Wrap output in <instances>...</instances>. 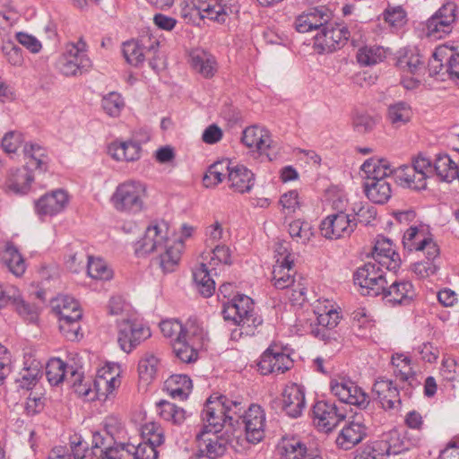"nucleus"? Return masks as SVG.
I'll list each match as a JSON object with an SVG mask.
<instances>
[{
	"label": "nucleus",
	"mask_w": 459,
	"mask_h": 459,
	"mask_svg": "<svg viewBox=\"0 0 459 459\" xmlns=\"http://www.w3.org/2000/svg\"><path fill=\"white\" fill-rule=\"evenodd\" d=\"M103 428L104 434L96 432L92 436L94 455L99 459H123L121 445L126 444L117 441L124 434L121 419L108 415L103 421Z\"/></svg>",
	"instance_id": "1"
},
{
	"label": "nucleus",
	"mask_w": 459,
	"mask_h": 459,
	"mask_svg": "<svg viewBox=\"0 0 459 459\" xmlns=\"http://www.w3.org/2000/svg\"><path fill=\"white\" fill-rule=\"evenodd\" d=\"M221 314L225 320L240 326V334L247 336L254 335L256 328L263 324L261 316L255 310L252 299L246 295H238L225 303Z\"/></svg>",
	"instance_id": "2"
},
{
	"label": "nucleus",
	"mask_w": 459,
	"mask_h": 459,
	"mask_svg": "<svg viewBox=\"0 0 459 459\" xmlns=\"http://www.w3.org/2000/svg\"><path fill=\"white\" fill-rule=\"evenodd\" d=\"M146 187L135 180H126L118 184L110 196L112 207L118 212L136 214L143 211Z\"/></svg>",
	"instance_id": "3"
},
{
	"label": "nucleus",
	"mask_w": 459,
	"mask_h": 459,
	"mask_svg": "<svg viewBox=\"0 0 459 459\" xmlns=\"http://www.w3.org/2000/svg\"><path fill=\"white\" fill-rule=\"evenodd\" d=\"M381 264L368 262L358 268L354 273V282L362 289L363 295L377 297L385 290L387 283L386 273Z\"/></svg>",
	"instance_id": "4"
},
{
	"label": "nucleus",
	"mask_w": 459,
	"mask_h": 459,
	"mask_svg": "<svg viewBox=\"0 0 459 459\" xmlns=\"http://www.w3.org/2000/svg\"><path fill=\"white\" fill-rule=\"evenodd\" d=\"M350 38L355 41L347 27L327 22L315 35L314 48L318 54L332 53L341 48Z\"/></svg>",
	"instance_id": "5"
},
{
	"label": "nucleus",
	"mask_w": 459,
	"mask_h": 459,
	"mask_svg": "<svg viewBox=\"0 0 459 459\" xmlns=\"http://www.w3.org/2000/svg\"><path fill=\"white\" fill-rule=\"evenodd\" d=\"M86 43L80 39L76 43H68L59 60V69L65 76H76L91 67Z\"/></svg>",
	"instance_id": "6"
},
{
	"label": "nucleus",
	"mask_w": 459,
	"mask_h": 459,
	"mask_svg": "<svg viewBox=\"0 0 459 459\" xmlns=\"http://www.w3.org/2000/svg\"><path fill=\"white\" fill-rule=\"evenodd\" d=\"M169 240L168 223L154 221L146 228L143 238L135 242L134 254L139 257L157 254Z\"/></svg>",
	"instance_id": "7"
},
{
	"label": "nucleus",
	"mask_w": 459,
	"mask_h": 459,
	"mask_svg": "<svg viewBox=\"0 0 459 459\" xmlns=\"http://www.w3.org/2000/svg\"><path fill=\"white\" fill-rule=\"evenodd\" d=\"M330 389L342 403L355 405L359 409H366L369 404L368 395L351 379H332Z\"/></svg>",
	"instance_id": "8"
},
{
	"label": "nucleus",
	"mask_w": 459,
	"mask_h": 459,
	"mask_svg": "<svg viewBox=\"0 0 459 459\" xmlns=\"http://www.w3.org/2000/svg\"><path fill=\"white\" fill-rule=\"evenodd\" d=\"M149 327L141 323L123 320L118 324L117 342L120 348L126 353L131 352L142 342L151 337Z\"/></svg>",
	"instance_id": "9"
},
{
	"label": "nucleus",
	"mask_w": 459,
	"mask_h": 459,
	"mask_svg": "<svg viewBox=\"0 0 459 459\" xmlns=\"http://www.w3.org/2000/svg\"><path fill=\"white\" fill-rule=\"evenodd\" d=\"M225 405L217 396H210L202 412L204 431L221 432L222 428L232 423V417L225 414Z\"/></svg>",
	"instance_id": "10"
},
{
	"label": "nucleus",
	"mask_w": 459,
	"mask_h": 459,
	"mask_svg": "<svg viewBox=\"0 0 459 459\" xmlns=\"http://www.w3.org/2000/svg\"><path fill=\"white\" fill-rule=\"evenodd\" d=\"M355 228V220L343 212L328 215L320 224L321 234L329 239L349 237Z\"/></svg>",
	"instance_id": "11"
},
{
	"label": "nucleus",
	"mask_w": 459,
	"mask_h": 459,
	"mask_svg": "<svg viewBox=\"0 0 459 459\" xmlns=\"http://www.w3.org/2000/svg\"><path fill=\"white\" fill-rule=\"evenodd\" d=\"M293 365V360L276 345H271L260 357L257 363L262 375L283 374Z\"/></svg>",
	"instance_id": "12"
},
{
	"label": "nucleus",
	"mask_w": 459,
	"mask_h": 459,
	"mask_svg": "<svg viewBox=\"0 0 459 459\" xmlns=\"http://www.w3.org/2000/svg\"><path fill=\"white\" fill-rule=\"evenodd\" d=\"M280 459H323L320 453L307 447L299 437H283L277 445Z\"/></svg>",
	"instance_id": "13"
},
{
	"label": "nucleus",
	"mask_w": 459,
	"mask_h": 459,
	"mask_svg": "<svg viewBox=\"0 0 459 459\" xmlns=\"http://www.w3.org/2000/svg\"><path fill=\"white\" fill-rule=\"evenodd\" d=\"M198 443V459L205 457L214 459L225 454L229 445L228 437L219 435V432L200 431L196 435Z\"/></svg>",
	"instance_id": "14"
},
{
	"label": "nucleus",
	"mask_w": 459,
	"mask_h": 459,
	"mask_svg": "<svg viewBox=\"0 0 459 459\" xmlns=\"http://www.w3.org/2000/svg\"><path fill=\"white\" fill-rule=\"evenodd\" d=\"M265 414L261 406L251 404L245 411L242 423L245 425L246 438L251 444L259 443L264 437Z\"/></svg>",
	"instance_id": "15"
},
{
	"label": "nucleus",
	"mask_w": 459,
	"mask_h": 459,
	"mask_svg": "<svg viewBox=\"0 0 459 459\" xmlns=\"http://www.w3.org/2000/svg\"><path fill=\"white\" fill-rule=\"evenodd\" d=\"M456 7L454 3L444 4L428 20L427 29L429 36L442 38L452 30V23L455 21Z\"/></svg>",
	"instance_id": "16"
},
{
	"label": "nucleus",
	"mask_w": 459,
	"mask_h": 459,
	"mask_svg": "<svg viewBox=\"0 0 459 459\" xmlns=\"http://www.w3.org/2000/svg\"><path fill=\"white\" fill-rule=\"evenodd\" d=\"M315 420L316 424L325 431H330L337 424L344 420L345 413L339 409L335 403L328 401H318L313 408Z\"/></svg>",
	"instance_id": "17"
},
{
	"label": "nucleus",
	"mask_w": 459,
	"mask_h": 459,
	"mask_svg": "<svg viewBox=\"0 0 459 459\" xmlns=\"http://www.w3.org/2000/svg\"><path fill=\"white\" fill-rule=\"evenodd\" d=\"M68 194L62 189L48 193L35 202V211L40 217L54 216L68 204Z\"/></svg>",
	"instance_id": "18"
},
{
	"label": "nucleus",
	"mask_w": 459,
	"mask_h": 459,
	"mask_svg": "<svg viewBox=\"0 0 459 459\" xmlns=\"http://www.w3.org/2000/svg\"><path fill=\"white\" fill-rule=\"evenodd\" d=\"M367 426L360 420L358 414L341 430L336 438V445L344 450H350L360 443L367 436Z\"/></svg>",
	"instance_id": "19"
},
{
	"label": "nucleus",
	"mask_w": 459,
	"mask_h": 459,
	"mask_svg": "<svg viewBox=\"0 0 459 459\" xmlns=\"http://www.w3.org/2000/svg\"><path fill=\"white\" fill-rule=\"evenodd\" d=\"M372 393L384 410H397L401 407L400 393L391 380L378 378L373 385Z\"/></svg>",
	"instance_id": "20"
},
{
	"label": "nucleus",
	"mask_w": 459,
	"mask_h": 459,
	"mask_svg": "<svg viewBox=\"0 0 459 459\" xmlns=\"http://www.w3.org/2000/svg\"><path fill=\"white\" fill-rule=\"evenodd\" d=\"M372 256L389 272H395L401 265L400 255L394 251L392 241L384 236L377 237Z\"/></svg>",
	"instance_id": "21"
},
{
	"label": "nucleus",
	"mask_w": 459,
	"mask_h": 459,
	"mask_svg": "<svg viewBox=\"0 0 459 459\" xmlns=\"http://www.w3.org/2000/svg\"><path fill=\"white\" fill-rule=\"evenodd\" d=\"M306 405L304 387L291 383L282 392V410L291 418H298L302 414Z\"/></svg>",
	"instance_id": "22"
},
{
	"label": "nucleus",
	"mask_w": 459,
	"mask_h": 459,
	"mask_svg": "<svg viewBox=\"0 0 459 459\" xmlns=\"http://www.w3.org/2000/svg\"><path fill=\"white\" fill-rule=\"evenodd\" d=\"M380 295L385 304L390 306L408 305L414 295L413 286L410 281H393L390 284L386 283Z\"/></svg>",
	"instance_id": "23"
},
{
	"label": "nucleus",
	"mask_w": 459,
	"mask_h": 459,
	"mask_svg": "<svg viewBox=\"0 0 459 459\" xmlns=\"http://www.w3.org/2000/svg\"><path fill=\"white\" fill-rule=\"evenodd\" d=\"M184 249L182 239H171L157 253L156 262L164 273H172L178 267Z\"/></svg>",
	"instance_id": "24"
},
{
	"label": "nucleus",
	"mask_w": 459,
	"mask_h": 459,
	"mask_svg": "<svg viewBox=\"0 0 459 459\" xmlns=\"http://www.w3.org/2000/svg\"><path fill=\"white\" fill-rule=\"evenodd\" d=\"M241 141L248 148H255L260 154H264L269 160H273L274 157L268 152L272 144L268 130L256 126L247 127L243 131Z\"/></svg>",
	"instance_id": "25"
},
{
	"label": "nucleus",
	"mask_w": 459,
	"mask_h": 459,
	"mask_svg": "<svg viewBox=\"0 0 459 459\" xmlns=\"http://www.w3.org/2000/svg\"><path fill=\"white\" fill-rule=\"evenodd\" d=\"M191 68L204 78H212L218 71V64L211 53L196 48L189 53L188 60Z\"/></svg>",
	"instance_id": "26"
},
{
	"label": "nucleus",
	"mask_w": 459,
	"mask_h": 459,
	"mask_svg": "<svg viewBox=\"0 0 459 459\" xmlns=\"http://www.w3.org/2000/svg\"><path fill=\"white\" fill-rule=\"evenodd\" d=\"M149 140L150 134L146 131L143 138L111 143L108 146V153L117 160L134 161L140 158V143Z\"/></svg>",
	"instance_id": "27"
},
{
	"label": "nucleus",
	"mask_w": 459,
	"mask_h": 459,
	"mask_svg": "<svg viewBox=\"0 0 459 459\" xmlns=\"http://www.w3.org/2000/svg\"><path fill=\"white\" fill-rule=\"evenodd\" d=\"M255 180V174L243 165L233 166L229 173L230 188L239 194L250 192Z\"/></svg>",
	"instance_id": "28"
},
{
	"label": "nucleus",
	"mask_w": 459,
	"mask_h": 459,
	"mask_svg": "<svg viewBox=\"0 0 459 459\" xmlns=\"http://www.w3.org/2000/svg\"><path fill=\"white\" fill-rule=\"evenodd\" d=\"M293 260L289 259V255L285 256L282 260L277 258L276 264L273 269V285L279 290H283L290 287L294 284V270Z\"/></svg>",
	"instance_id": "29"
},
{
	"label": "nucleus",
	"mask_w": 459,
	"mask_h": 459,
	"mask_svg": "<svg viewBox=\"0 0 459 459\" xmlns=\"http://www.w3.org/2000/svg\"><path fill=\"white\" fill-rule=\"evenodd\" d=\"M52 309L58 321L70 319H81L82 316L80 305L73 297L64 295L57 297L52 302Z\"/></svg>",
	"instance_id": "30"
},
{
	"label": "nucleus",
	"mask_w": 459,
	"mask_h": 459,
	"mask_svg": "<svg viewBox=\"0 0 459 459\" xmlns=\"http://www.w3.org/2000/svg\"><path fill=\"white\" fill-rule=\"evenodd\" d=\"M393 177L395 182L403 187L421 190L427 186L422 175L417 174L411 165H403L394 169Z\"/></svg>",
	"instance_id": "31"
},
{
	"label": "nucleus",
	"mask_w": 459,
	"mask_h": 459,
	"mask_svg": "<svg viewBox=\"0 0 459 459\" xmlns=\"http://www.w3.org/2000/svg\"><path fill=\"white\" fill-rule=\"evenodd\" d=\"M34 180L31 169L26 166L11 169L6 180V186L15 194H26Z\"/></svg>",
	"instance_id": "32"
},
{
	"label": "nucleus",
	"mask_w": 459,
	"mask_h": 459,
	"mask_svg": "<svg viewBox=\"0 0 459 459\" xmlns=\"http://www.w3.org/2000/svg\"><path fill=\"white\" fill-rule=\"evenodd\" d=\"M361 170L367 175L366 181L386 179L394 175V169L385 159L370 158L361 165Z\"/></svg>",
	"instance_id": "33"
},
{
	"label": "nucleus",
	"mask_w": 459,
	"mask_h": 459,
	"mask_svg": "<svg viewBox=\"0 0 459 459\" xmlns=\"http://www.w3.org/2000/svg\"><path fill=\"white\" fill-rule=\"evenodd\" d=\"M363 186L367 197L375 204H385L392 196L391 183L386 179L365 181Z\"/></svg>",
	"instance_id": "34"
},
{
	"label": "nucleus",
	"mask_w": 459,
	"mask_h": 459,
	"mask_svg": "<svg viewBox=\"0 0 459 459\" xmlns=\"http://www.w3.org/2000/svg\"><path fill=\"white\" fill-rule=\"evenodd\" d=\"M24 154L27 158L26 167L38 169L40 172L48 170L49 158L46 150L37 143H30L24 146Z\"/></svg>",
	"instance_id": "35"
},
{
	"label": "nucleus",
	"mask_w": 459,
	"mask_h": 459,
	"mask_svg": "<svg viewBox=\"0 0 459 459\" xmlns=\"http://www.w3.org/2000/svg\"><path fill=\"white\" fill-rule=\"evenodd\" d=\"M432 57L437 62H442L444 58H446V71L450 78L459 80V52L444 45L435 49Z\"/></svg>",
	"instance_id": "36"
},
{
	"label": "nucleus",
	"mask_w": 459,
	"mask_h": 459,
	"mask_svg": "<svg viewBox=\"0 0 459 459\" xmlns=\"http://www.w3.org/2000/svg\"><path fill=\"white\" fill-rule=\"evenodd\" d=\"M201 348L184 339V336L172 342V350L176 358L183 363H193L198 359V351Z\"/></svg>",
	"instance_id": "37"
},
{
	"label": "nucleus",
	"mask_w": 459,
	"mask_h": 459,
	"mask_svg": "<svg viewBox=\"0 0 459 459\" xmlns=\"http://www.w3.org/2000/svg\"><path fill=\"white\" fill-rule=\"evenodd\" d=\"M394 373L401 381L408 382L410 385H418L416 375L412 371L411 359L403 354H395L392 357Z\"/></svg>",
	"instance_id": "38"
},
{
	"label": "nucleus",
	"mask_w": 459,
	"mask_h": 459,
	"mask_svg": "<svg viewBox=\"0 0 459 459\" xmlns=\"http://www.w3.org/2000/svg\"><path fill=\"white\" fill-rule=\"evenodd\" d=\"M457 165L458 164L455 162L449 155L438 153L436 155L433 169L442 181L451 182L456 178Z\"/></svg>",
	"instance_id": "39"
},
{
	"label": "nucleus",
	"mask_w": 459,
	"mask_h": 459,
	"mask_svg": "<svg viewBox=\"0 0 459 459\" xmlns=\"http://www.w3.org/2000/svg\"><path fill=\"white\" fill-rule=\"evenodd\" d=\"M158 446L144 441L138 446L126 444L121 445V454H123V459H126V455L129 457L131 455H134V459H158Z\"/></svg>",
	"instance_id": "40"
},
{
	"label": "nucleus",
	"mask_w": 459,
	"mask_h": 459,
	"mask_svg": "<svg viewBox=\"0 0 459 459\" xmlns=\"http://www.w3.org/2000/svg\"><path fill=\"white\" fill-rule=\"evenodd\" d=\"M193 278L198 291L205 298L211 297L215 290V281L212 279L207 265L204 263L194 269Z\"/></svg>",
	"instance_id": "41"
},
{
	"label": "nucleus",
	"mask_w": 459,
	"mask_h": 459,
	"mask_svg": "<svg viewBox=\"0 0 459 459\" xmlns=\"http://www.w3.org/2000/svg\"><path fill=\"white\" fill-rule=\"evenodd\" d=\"M232 167L230 166L229 160H222L214 162L209 167L204 177V185L207 187L218 185L222 182L226 176L229 178V173Z\"/></svg>",
	"instance_id": "42"
},
{
	"label": "nucleus",
	"mask_w": 459,
	"mask_h": 459,
	"mask_svg": "<svg viewBox=\"0 0 459 459\" xmlns=\"http://www.w3.org/2000/svg\"><path fill=\"white\" fill-rule=\"evenodd\" d=\"M374 445L377 446L378 451L387 455H399L407 449L397 430L388 432L381 441Z\"/></svg>",
	"instance_id": "43"
},
{
	"label": "nucleus",
	"mask_w": 459,
	"mask_h": 459,
	"mask_svg": "<svg viewBox=\"0 0 459 459\" xmlns=\"http://www.w3.org/2000/svg\"><path fill=\"white\" fill-rule=\"evenodd\" d=\"M2 263L15 276L23 274L26 269L24 259L13 246H8L1 255Z\"/></svg>",
	"instance_id": "44"
},
{
	"label": "nucleus",
	"mask_w": 459,
	"mask_h": 459,
	"mask_svg": "<svg viewBox=\"0 0 459 459\" xmlns=\"http://www.w3.org/2000/svg\"><path fill=\"white\" fill-rule=\"evenodd\" d=\"M120 385V380L111 375L109 372L104 371L103 374L99 375L93 381L95 395L100 399L104 396L105 398L112 394L113 392Z\"/></svg>",
	"instance_id": "45"
},
{
	"label": "nucleus",
	"mask_w": 459,
	"mask_h": 459,
	"mask_svg": "<svg viewBox=\"0 0 459 459\" xmlns=\"http://www.w3.org/2000/svg\"><path fill=\"white\" fill-rule=\"evenodd\" d=\"M158 365V358L151 352H146L138 363V374L141 381L145 384L152 382L156 377Z\"/></svg>",
	"instance_id": "46"
},
{
	"label": "nucleus",
	"mask_w": 459,
	"mask_h": 459,
	"mask_svg": "<svg viewBox=\"0 0 459 459\" xmlns=\"http://www.w3.org/2000/svg\"><path fill=\"white\" fill-rule=\"evenodd\" d=\"M69 368L58 358L51 359L46 366V376L52 385H57L66 379Z\"/></svg>",
	"instance_id": "47"
},
{
	"label": "nucleus",
	"mask_w": 459,
	"mask_h": 459,
	"mask_svg": "<svg viewBox=\"0 0 459 459\" xmlns=\"http://www.w3.org/2000/svg\"><path fill=\"white\" fill-rule=\"evenodd\" d=\"M290 236L297 243L306 245L313 237L314 230L309 222L295 220L289 224Z\"/></svg>",
	"instance_id": "48"
},
{
	"label": "nucleus",
	"mask_w": 459,
	"mask_h": 459,
	"mask_svg": "<svg viewBox=\"0 0 459 459\" xmlns=\"http://www.w3.org/2000/svg\"><path fill=\"white\" fill-rule=\"evenodd\" d=\"M385 57V51L379 46H365L357 53V61L361 65H373L380 63Z\"/></svg>",
	"instance_id": "49"
},
{
	"label": "nucleus",
	"mask_w": 459,
	"mask_h": 459,
	"mask_svg": "<svg viewBox=\"0 0 459 459\" xmlns=\"http://www.w3.org/2000/svg\"><path fill=\"white\" fill-rule=\"evenodd\" d=\"M88 275L96 280L107 281L112 278V270L100 258L88 256L87 263Z\"/></svg>",
	"instance_id": "50"
},
{
	"label": "nucleus",
	"mask_w": 459,
	"mask_h": 459,
	"mask_svg": "<svg viewBox=\"0 0 459 459\" xmlns=\"http://www.w3.org/2000/svg\"><path fill=\"white\" fill-rule=\"evenodd\" d=\"M123 54L127 63L132 65L137 66L144 61L145 53L141 40H129L124 43Z\"/></svg>",
	"instance_id": "51"
},
{
	"label": "nucleus",
	"mask_w": 459,
	"mask_h": 459,
	"mask_svg": "<svg viewBox=\"0 0 459 459\" xmlns=\"http://www.w3.org/2000/svg\"><path fill=\"white\" fill-rule=\"evenodd\" d=\"M219 399L225 405V414L232 417V423H229V426L233 427L235 424H238L239 420H243L246 411L242 401L231 400L225 395H219Z\"/></svg>",
	"instance_id": "52"
},
{
	"label": "nucleus",
	"mask_w": 459,
	"mask_h": 459,
	"mask_svg": "<svg viewBox=\"0 0 459 459\" xmlns=\"http://www.w3.org/2000/svg\"><path fill=\"white\" fill-rule=\"evenodd\" d=\"M396 65L401 70L412 74H418L423 67L420 56L413 52L399 56Z\"/></svg>",
	"instance_id": "53"
},
{
	"label": "nucleus",
	"mask_w": 459,
	"mask_h": 459,
	"mask_svg": "<svg viewBox=\"0 0 459 459\" xmlns=\"http://www.w3.org/2000/svg\"><path fill=\"white\" fill-rule=\"evenodd\" d=\"M184 339L191 342L195 345L203 348L206 333L204 328L199 325L195 321H188L185 327H183Z\"/></svg>",
	"instance_id": "54"
},
{
	"label": "nucleus",
	"mask_w": 459,
	"mask_h": 459,
	"mask_svg": "<svg viewBox=\"0 0 459 459\" xmlns=\"http://www.w3.org/2000/svg\"><path fill=\"white\" fill-rule=\"evenodd\" d=\"M143 441L152 445L161 446L165 437L163 429L155 422H148L142 427Z\"/></svg>",
	"instance_id": "55"
},
{
	"label": "nucleus",
	"mask_w": 459,
	"mask_h": 459,
	"mask_svg": "<svg viewBox=\"0 0 459 459\" xmlns=\"http://www.w3.org/2000/svg\"><path fill=\"white\" fill-rule=\"evenodd\" d=\"M58 322L59 330L66 340L74 342L82 338L80 319L67 318V320H61Z\"/></svg>",
	"instance_id": "56"
},
{
	"label": "nucleus",
	"mask_w": 459,
	"mask_h": 459,
	"mask_svg": "<svg viewBox=\"0 0 459 459\" xmlns=\"http://www.w3.org/2000/svg\"><path fill=\"white\" fill-rule=\"evenodd\" d=\"M170 382L175 384V387H171L170 394L173 397L186 399L191 389L192 381L186 375H175L170 377Z\"/></svg>",
	"instance_id": "57"
},
{
	"label": "nucleus",
	"mask_w": 459,
	"mask_h": 459,
	"mask_svg": "<svg viewBox=\"0 0 459 459\" xmlns=\"http://www.w3.org/2000/svg\"><path fill=\"white\" fill-rule=\"evenodd\" d=\"M428 236L429 234L422 228L411 226L405 231L403 235V246L410 251L416 250L418 247V243H420L422 238H426Z\"/></svg>",
	"instance_id": "58"
},
{
	"label": "nucleus",
	"mask_w": 459,
	"mask_h": 459,
	"mask_svg": "<svg viewBox=\"0 0 459 459\" xmlns=\"http://www.w3.org/2000/svg\"><path fill=\"white\" fill-rule=\"evenodd\" d=\"M312 23V30H320L331 19L332 13L325 6L316 7L305 13Z\"/></svg>",
	"instance_id": "59"
},
{
	"label": "nucleus",
	"mask_w": 459,
	"mask_h": 459,
	"mask_svg": "<svg viewBox=\"0 0 459 459\" xmlns=\"http://www.w3.org/2000/svg\"><path fill=\"white\" fill-rule=\"evenodd\" d=\"M354 215H352L351 219H354L356 224L358 222L368 225L377 216L376 208L369 204H356L353 207Z\"/></svg>",
	"instance_id": "60"
},
{
	"label": "nucleus",
	"mask_w": 459,
	"mask_h": 459,
	"mask_svg": "<svg viewBox=\"0 0 459 459\" xmlns=\"http://www.w3.org/2000/svg\"><path fill=\"white\" fill-rule=\"evenodd\" d=\"M16 311L26 320L34 322L38 317V307L35 305L26 303L22 298L20 291L15 297V300L10 304Z\"/></svg>",
	"instance_id": "61"
},
{
	"label": "nucleus",
	"mask_w": 459,
	"mask_h": 459,
	"mask_svg": "<svg viewBox=\"0 0 459 459\" xmlns=\"http://www.w3.org/2000/svg\"><path fill=\"white\" fill-rule=\"evenodd\" d=\"M102 107L108 115L118 114L123 110L125 101L119 93L113 91L103 97Z\"/></svg>",
	"instance_id": "62"
},
{
	"label": "nucleus",
	"mask_w": 459,
	"mask_h": 459,
	"mask_svg": "<svg viewBox=\"0 0 459 459\" xmlns=\"http://www.w3.org/2000/svg\"><path fill=\"white\" fill-rule=\"evenodd\" d=\"M316 313L318 325L327 330L334 328L339 324V312L334 308L318 307Z\"/></svg>",
	"instance_id": "63"
},
{
	"label": "nucleus",
	"mask_w": 459,
	"mask_h": 459,
	"mask_svg": "<svg viewBox=\"0 0 459 459\" xmlns=\"http://www.w3.org/2000/svg\"><path fill=\"white\" fill-rule=\"evenodd\" d=\"M2 51L7 62L13 66H21L23 63L22 49L12 41H6L2 46Z\"/></svg>",
	"instance_id": "64"
}]
</instances>
